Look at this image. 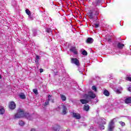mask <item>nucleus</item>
Listing matches in <instances>:
<instances>
[{
  "instance_id": "obj_17",
  "label": "nucleus",
  "mask_w": 131,
  "mask_h": 131,
  "mask_svg": "<svg viewBox=\"0 0 131 131\" xmlns=\"http://www.w3.org/2000/svg\"><path fill=\"white\" fill-rule=\"evenodd\" d=\"M123 47H124V44L119 42L117 45V47L118 49H123Z\"/></svg>"
},
{
  "instance_id": "obj_33",
  "label": "nucleus",
  "mask_w": 131,
  "mask_h": 131,
  "mask_svg": "<svg viewBox=\"0 0 131 131\" xmlns=\"http://www.w3.org/2000/svg\"><path fill=\"white\" fill-rule=\"evenodd\" d=\"M120 124L122 126H124V125H125V124L123 122H120Z\"/></svg>"
},
{
  "instance_id": "obj_1",
  "label": "nucleus",
  "mask_w": 131,
  "mask_h": 131,
  "mask_svg": "<svg viewBox=\"0 0 131 131\" xmlns=\"http://www.w3.org/2000/svg\"><path fill=\"white\" fill-rule=\"evenodd\" d=\"M21 117H25L28 120H32L33 118L31 115L25 113L23 110L19 108L18 110L17 113L15 115L14 118H21Z\"/></svg>"
},
{
  "instance_id": "obj_14",
  "label": "nucleus",
  "mask_w": 131,
  "mask_h": 131,
  "mask_svg": "<svg viewBox=\"0 0 131 131\" xmlns=\"http://www.w3.org/2000/svg\"><path fill=\"white\" fill-rule=\"evenodd\" d=\"M5 114V108L3 106H0V115Z\"/></svg>"
},
{
  "instance_id": "obj_32",
  "label": "nucleus",
  "mask_w": 131,
  "mask_h": 131,
  "mask_svg": "<svg viewBox=\"0 0 131 131\" xmlns=\"http://www.w3.org/2000/svg\"><path fill=\"white\" fill-rule=\"evenodd\" d=\"M33 36H35V35H36V30H34L33 31Z\"/></svg>"
},
{
  "instance_id": "obj_41",
  "label": "nucleus",
  "mask_w": 131,
  "mask_h": 131,
  "mask_svg": "<svg viewBox=\"0 0 131 131\" xmlns=\"http://www.w3.org/2000/svg\"><path fill=\"white\" fill-rule=\"evenodd\" d=\"M82 125H83V126H86V124H85L84 123H82Z\"/></svg>"
},
{
  "instance_id": "obj_2",
  "label": "nucleus",
  "mask_w": 131,
  "mask_h": 131,
  "mask_svg": "<svg viewBox=\"0 0 131 131\" xmlns=\"http://www.w3.org/2000/svg\"><path fill=\"white\" fill-rule=\"evenodd\" d=\"M71 63L72 64H75L76 66H77V67H78V71H79L80 73H81V74H82V70H80V69H79L80 68L79 67L80 66V63H79V60H78L77 58H72Z\"/></svg>"
},
{
  "instance_id": "obj_43",
  "label": "nucleus",
  "mask_w": 131,
  "mask_h": 131,
  "mask_svg": "<svg viewBox=\"0 0 131 131\" xmlns=\"http://www.w3.org/2000/svg\"><path fill=\"white\" fill-rule=\"evenodd\" d=\"M31 131H36V130H35V129H34V128H32V129H31Z\"/></svg>"
},
{
  "instance_id": "obj_15",
  "label": "nucleus",
  "mask_w": 131,
  "mask_h": 131,
  "mask_svg": "<svg viewBox=\"0 0 131 131\" xmlns=\"http://www.w3.org/2000/svg\"><path fill=\"white\" fill-rule=\"evenodd\" d=\"M62 114H63V115H65V114H66V113H67V108H66V106L65 105H63L62 106Z\"/></svg>"
},
{
  "instance_id": "obj_21",
  "label": "nucleus",
  "mask_w": 131,
  "mask_h": 131,
  "mask_svg": "<svg viewBox=\"0 0 131 131\" xmlns=\"http://www.w3.org/2000/svg\"><path fill=\"white\" fill-rule=\"evenodd\" d=\"M84 110H85V111H89V110H90V106H89V105H84Z\"/></svg>"
},
{
  "instance_id": "obj_19",
  "label": "nucleus",
  "mask_w": 131,
  "mask_h": 131,
  "mask_svg": "<svg viewBox=\"0 0 131 131\" xmlns=\"http://www.w3.org/2000/svg\"><path fill=\"white\" fill-rule=\"evenodd\" d=\"M19 98H20V99H22L23 100H24V99H26V96H25V95L23 93L19 94Z\"/></svg>"
},
{
  "instance_id": "obj_35",
  "label": "nucleus",
  "mask_w": 131,
  "mask_h": 131,
  "mask_svg": "<svg viewBox=\"0 0 131 131\" xmlns=\"http://www.w3.org/2000/svg\"><path fill=\"white\" fill-rule=\"evenodd\" d=\"M47 31L48 33L52 32V29H47Z\"/></svg>"
},
{
  "instance_id": "obj_38",
  "label": "nucleus",
  "mask_w": 131,
  "mask_h": 131,
  "mask_svg": "<svg viewBox=\"0 0 131 131\" xmlns=\"http://www.w3.org/2000/svg\"><path fill=\"white\" fill-rule=\"evenodd\" d=\"M38 61H39V60L36 59H35V62L36 64H38Z\"/></svg>"
},
{
  "instance_id": "obj_16",
  "label": "nucleus",
  "mask_w": 131,
  "mask_h": 131,
  "mask_svg": "<svg viewBox=\"0 0 131 131\" xmlns=\"http://www.w3.org/2000/svg\"><path fill=\"white\" fill-rule=\"evenodd\" d=\"M122 88L119 87L118 89L116 90V92L117 94H121V92H122Z\"/></svg>"
},
{
  "instance_id": "obj_25",
  "label": "nucleus",
  "mask_w": 131,
  "mask_h": 131,
  "mask_svg": "<svg viewBox=\"0 0 131 131\" xmlns=\"http://www.w3.org/2000/svg\"><path fill=\"white\" fill-rule=\"evenodd\" d=\"M101 122L102 124H106V120L105 119H101Z\"/></svg>"
},
{
  "instance_id": "obj_45",
  "label": "nucleus",
  "mask_w": 131,
  "mask_h": 131,
  "mask_svg": "<svg viewBox=\"0 0 131 131\" xmlns=\"http://www.w3.org/2000/svg\"><path fill=\"white\" fill-rule=\"evenodd\" d=\"M90 19H93V17H90Z\"/></svg>"
},
{
  "instance_id": "obj_26",
  "label": "nucleus",
  "mask_w": 131,
  "mask_h": 131,
  "mask_svg": "<svg viewBox=\"0 0 131 131\" xmlns=\"http://www.w3.org/2000/svg\"><path fill=\"white\" fill-rule=\"evenodd\" d=\"M33 93H34V94L35 95H38V92H37V89H33Z\"/></svg>"
},
{
  "instance_id": "obj_4",
  "label": "nucleus",
  "mask_w": 131,
  "mask_h": 131,
  "mask_svg": "<svg viewBox=\"0 0 131 131\" xmlns=\"http://www.w3.org/2000/svg\"><path fill=\"white\" fill-rule=\"evenodd\" d=\"M84 97L86 98V99H89V98L95 99L96 98V94H94L93 92L90 91L88 92V94H85L84 95Z\"/></svg>"
},
{
  "instance_id": "obj_44",
  "label": "nucleus",
  "mask_w": 131,
  "mask_h": 131,
  "mask_svg": "<svg viewBox=\"0 0 131 131\" xmlns=\"http://www.w3.org/2000/svg\"><path fill=\"white\" fill-rule=\"evenodd\" d=\"M2 78V75H0V79Z\"/></svg>"
},
{
  "instance_id": "obj_9",
  "label": "nucleus",
  "mask_w": 131,
  "mask_h": 131,
  "mask_svg": "<svg viewBox=\"0 0 131 131\" xmlns=\"http://www.w3.org/2000/svg\"><path fill=\"white\" fill-rule=\"evenodd\" d=\"M52 128L53 130H55V131L59 130L60 126L58 124H55L52 126Z\"/></svg>"
},
{
  "instance_id": "obj_6",
  "label": "nucleus",
  "mask_w": 131,
  "mask_h": 131,
  "mask_svg": "<svg viewBox=\"0 0 131 131\" xmlns=\"http://www.w3.org/2000/svg\"><path fill=\"white\" fill-rule=\"evenodd\" d=\"M9 108L11 109V110H14L15 108H16V104H15V102L14 101H12L9 104Z\"/></svg>"
},
{
  "instance_id": "obj_3",
  "label": "nucleus",
  "mask_w": 131,
  "mask_h": 131,
  "mask_svg": "<svg viewBox=\"0 0 131 131\" xmlns=\"http://www.w3.org/2000/svg\"><path fill=\"white\" fill-rule=\"evenodd\" d=\"M100 14V11L97 10H90L88 15H89V17H98Z\"/></svg>"
},
{
  "instance_id": "obj_12",
  "label": "nucleus",
  "mask_w": 131,
  "mask_h": 131,
  "mask_svg": "<svg viewBox=\"0 0 131 131\" xmlns=\"http://www.w3.org/2000/svg\"><path fill=\"white\" fill-rule=\"evenodd\" d=\"M125 103L126 104H130L131 103V97H127L125 99Z\"/></svg>"
},
{
  "instance_id": "obj_23",
  "label": "nucleus",
  "mask_w": 131,
  "mask_h": 131,
  "mask_svg": "<svg viewBox=\"0 0 131 131\" xmlns=\"http://www.w3.org/2000/svg\"><path fill=\"white\" fill-rule=\"evenodd\" d=\"M26 13L27 15H28V16H31V12L29 11V9H26Z\"/></svg>"
},
{
  "instance_id": "obj_18",
  "label": "nucleus",
  "mask_w": 131,
  "mask_h": 131,
  "mask_svg": "<svg viewBox=\"0 0 131 131\" xmlns=\"http://www.w3.org/2000/svg\"><path fill=\"white\" fill-rule=\"evenodd\" d=\"M103 94L106 96V97H109L110 94L109 93V92L107 91L106 90H105L103 91Z\"/></svg>"
},
{
  "instance_id": "obj_42",
  "label": "nucleus",
  "mask_w": 131,
  "mask_h": 131,
  "mask_svg": "<svg viewBox=\"0 0 131 131\" xmlns=\"http://www.w3.org/2000/svg\"><path fill=\"white\" fill-rule=\"evenodd\" d=\"M50 101H51L52 103H54V99H52V97H51Z\"/></svg>"
},
{
  "instance_id": "obj_31",
  "label": "nucleus",
  "mask_w": 131,
  "mask_h": 131,
  "mask_svg": "<svg viewBox=\"0 0 131 131\" xmlns=\"http://www.w3.org/2000/svg\"><path fill=\"white\" fill-rule=\"evenodd\" d=\"M105 40H106V41H108V42H111V38H105Z\"/></svg>"
},
{
  "instance_id": "obj_10",
  "label": "nucleus",
  "mask_w": 131,
  "mask_h": 131,
  "mask_svg": "<svg viewBox=\"0 0 131 131\" xmlns=\"http://www.w3.org/2000/svg\"><path fill=\"white\" fill-rule=\"evenodd\" d=\"M92 4L96 7H97V6H100V4H101V0H95Z\"/></svg>"
},
{
  "instance_id": "obj_24",
  "label": "nucleus",
  "mask_w": 131,
  "mask_h": 131,
  "mask_svg": "<svg viewBox=\"0 0 131 131\" xmlns=\"http://www.w3.org/2000/svg\"><path fill=\"white\" fill-rule=\"evenodd\" d=\"M82 54L83 55V56H86L88 55V52H86V51L85 50H84L82 52Z\"/></svg>"
},
{
  "instance_id": "obj_28",
  "label": "nucleus",
  "mask_w": 131,
  "mask_h": 131,
  "mask_svg": "<svg viewBox=\"0 0 131 131\" xmlns=\"http://www.w3.org/2000/svg\"><path fill=\"white\" fill-rule=\"evenodd\" d=\"M99 128H100V129H104L105 128V126L103 125L100 124Z\"/></svg>"
},
{
  "instance_id": "obj_22",
  "label": "nucleus",
  "mask_w": 131,
  "mask_h": 131,
  "mask_svg": "<svg viewBox=\"0 0 131 131\" xmlns=\"http://www.w3.org/2000/svg\"><path fill=\"white\" fill-rule=\"evenodd\" d=\"M60 98L62 101H66V96L63 94L60 95Z\"/></svg>"
},
{
  "instance_id": "obj_7",
  "label": "nucleus",
  "mask_w": 131,
  "mask_h": 131,
  "mask_svg": "<svg viewBox=\"0 0 131 131\" xmlns=\"http://www.w3.org/2000/svg\"><path fill=\"white\" fill-rule=\"evenodd\" d=\"M70 52L73 53L74 55H77V51L76 50V48L75 47H72L70 49Z\"/></svg>"
},
{
  "instance_id": "obj_30",
  "label": "nucleus",
  "mask_w": 131,
  "mask_h": 131,
  "mask_svg": "<svg viewBox=\"0 0 131 131\" xmlns=\"http://www.w3.org/2000/svg\"><path fill=\"white\" fill-rule=\"evenodd\" d=\"M126 80H127V81H131V77H127L125 78Z\"/></svg>"
},
{
  "instance_id": "obj_20",
  "label": "nucleus",
  "mask_w": 131,
  "mask_h": 131,
  "mask_svg": "<svg viewBox=\"0 0 131 131\" xmlns=\"http://www.w3.org/2000/svg\"><path fill=\"white\" fill-rule=\"evenodd\" d=\"M80 101L82 104H86L87 103H89V101L86 100V99H81Z\"/></svg>"
},
{
  "instance_id": "obj_27",
  "label": "nucleus",
  "mask_w": 131,
  "mask_h": 131,
  "mask_svg": "<svg viewBox=\"0 0 131 131\" xmlns=\"http://www.w3.org/2000/svg\"><path fill=\"white\" fill-rule=\"evenodd\" d=\"M19 125L23 126L24 125V124H25V123H24V122H23V121H20L19 122Z\"/></svg>"
},
{
  "instance_id": "obj_5",
  "label": "nucleus",
  "mask_w": 131,
  "mask_h": 131,
  "mask_svg": "<svg viewBox=\"0 0 131 131\" xmlns=\"http://www.w3.org/2000/svg\"><path fill=\"white\" fill-rule=\"evenodd\" d=\"M114 128V122L112 120L108 125V131H113Z\"/></svg>"
},
{
  "instance_id": "obj_29",
  "label": "nucleus",
  "mask_w": 131,
  "mask_h": 131,
  "mask_svg": "<svg viewBox=\"0 0 131 131\" xmlns=\"http://www.w3.org/2000/svg\"><path fill=\"white\" fill-rule=\"evenodd\" d=\"M92 89L93 91H94V92H97V87H96V86H93Z\"/></svg>"
},
{
  "instance_id": "obj_13",
  "label": "nucleus",
  "mask_w": 131,
  "mask_h": 131,
  "mask_svg": "<svg viewBox=\"0 0 131 131\" xmlns=\"http://www.w3.org/2000/svg\"><path fill=\"white\" fill-rule=\"evenodd\" d=\"M93 41L94 39L91 37L88 38L86 40V42H87V43H93Z\"/></svg>"
},
{
  "instance_id": "obj_8",
  "label": "nucleus",
  "mask_w": 131,
  "mask_h": 131,
  "mask_svg": "<svg viewBox=\"0 0 131 131\" xmlns=\"http://www.w3.org/2000/svg\"><path fill=\"white\" fill-rule=\"evenodd\" d=\"M72 114H73V117H74V118H76V119H80L81 117L79 114L72 113Z\"/></svg>"
},
{
  "instance_id": "obj_34",
  "label": "nucleus",
  "mask_w": 131,
  "mask_h": 131,
  "mask_svg": "<svg viewBox=\"0 0 131 131\" xmlns=\"http://www.w3.org/2000/svg\"><path fill=\"white\" fill-rule=\"evenodd\" d=\"M94 25L95 26V28H98L99 27V26H100L99 24H94Z\"/></svg>"
},
{
  "instance_id": "obj_37",
  "label": "nucleus",
  "mask_w": 131,
  "mask_h": 131,
  "mask_svg": "<svg viewBox=\"0 0 131 131\" xmlns=\"http://www.w3.org/2000/svg\"><path fill=\"white\" fill-rule=\"evenodd\" d=\"M35 59L37 60H39V59H40V58H39V56L38 55H36Z\"/></svg>"
},
{
  "instance_id": "obj_11",
  "label": "nucleus",
  "mask_w": 131,
  "mask_h": 131,
  "mask_svg": "<svg viewBox=\"0 0 131 131\" xmlns=\"http://www.w3.org/2000/svg\"><path fill=\"white\" fill-rule=\"evenodd\" d=\"M51 95H48V99H47L45 102V104L44 105V106H48V105H49L50 104V101H51Z\"/></svg>"
},
{
  "instance_id": "obj_39",
  "label": "nucleus",
  "mask_w": 131,
  "mask_h": 131,
  "mask_svg": "<svg viewBox=\"0 0 131 131\" xmlns=\"http://www.w3.org/2000/svg\"><path fill=\"white\" fill-rule=\"evenodd\" d=\"M29 20L30 21H31V20H33V17H29Z\"/></svg>"
},
{
  "instance_id": "obj_40",
  "label": "nucleus",
  "mask_w": 131,
  "mask_h": 131,
  "mask_svg": "<svg viewBox=\"0 0 131 131\" xmlns=\"http://www.w3.org/2000/svg\"><path fill=\"white\" fill-rule=\"evenodd\" d=\"M42 72H43V69H40V73H41Z\"/></svg>"
},
{
  "instance_id": "obj_36",
  "label": "nucleus",
  "mask_w": 131,
  "mask_h": 131,
  "mask_svg": "<svg viewBox=\"0 0 131 131\" xmlns=\"http://www.w3.org/2000/svg\"><path fill=\"white\" fill-rule=\"evenodd\" d=\"M127 90L128 92H130L131 93V86H129Z\"/></svg>"
}]
</instances>
